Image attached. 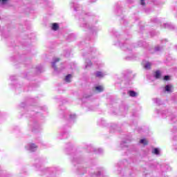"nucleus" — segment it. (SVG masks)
<instances>
[{
  "mask_svg": "<svg viewBox=\"0 0 177 177\" xmlns=\"http://www.w3.org/2000/svg\"><path fill=\"white\" fill-rule=\"evenodd\" d=\"M103 72L97 71L95 73L96 77H98V78H102L104 75H105Z\"/></svg>",
  "mask_w": 177,
  "mask_h": 177,
  "instance_id": "39448f33",
  "label": "nucleus"
},
{
  "mask_svg": "<svg viewBox=\"0 0 177 177\" xmlns=\"http://www.w3.org/2000/svg\"><path fill=\"white\" fill-rule=\"evenodd\" d=\"M150 67H151V64L150 62H147L144 65V68H146V70H149Z\"/></svg>",
  "mask_w": 177,
  "mask_h": 177,
  "instance_id": "6e6552de",
  "label": "nucleus"
},
{
  "mask_svg": "<svg viewBox=\"0 0 177 177\" xmlns=\"http://www.w3.org/2000/svg\"><path fill=\"white\" fill-rule=\"evenodd\" d=\"M26 149L28 151H36L37 149H38V146L34 143H29L26 146Z\"/></svg>",
  "mask_w": 177,
  "mask_h": 177,
  "instance_id": "f257e3e1",
  "label": "nucleus"
},
{
  "mask_svg": "<svg viewBox=\"0 0 177 177\" xmlns=\"http://www.w3.org/2000/svg\"><path fill=\"white\" fill-rule=\"evenodd\" d=\"M71 75H66V77H65L66 82H71Z\"/></svg>",
  "mask_w": 177,
  "mask_h": 177,
  "instance_id": "1a4fd4ad",
  "label": "nucleus"
},
{
  "mask_svg": "<svg viewBox=\"0 0 177 177\" xmlns=\"http://www.w3.org/2000/svg\"><path fill=\"white\" fill-rule=\"evenodd\" d=\"M92 66V62L90 60H87L86 62L85 68H88V67H91Z\"/></svg>",
  "mask_w": 177,
  "mask_h": 177,
  "instance_id": "9d476101",
  "label": "nucleus"
},
{
  "mask_svg": "<svg viewBox=\"0 0 177 177\" xmlns=\"http://www.w3.org/2000/svg\"><path fill=\"white\" fill-rule=\"evenodd\" d=\"M151 21H152L153 23H157V22H158V21H160V19H158V18H157V17H155V18H153V19H151Z\"/></svg>",
  "mask_w": 177,
  "mask_h": 177,
  "instance_id": "dca6fc26",
  "label": "nucleus"
},
{
  "mask_svg": "<svg viewBox=\"0 0 177 177\" xmlns=\"http://www.w3.org/2000/svg\"><path fill=\"white\" fill-rule=\"evenodd\" d=\"M155 100H156V103H158L157 101L158 100V99H155Z\"/></svg>",
  "mask_w": 177,
  "mask_h": 177,
  "instance_id": "4be33fe9",
  "label": "nucleus"
},
{
  "mask_svg": "<svg viewBox=\"0 0 177 177\" xmlns=\"http://www.w3.org/2000/svg\"><path fill=\"white\" fill-rule=\"evenodd\" d=\"M60 59L59 58H55L52 62V67L54 68V70H57L56 68V64L59 62Z\"/></svg>",
  "mask_w": 177,
  "mask_h": 177,
  "instance_id": "7ed1b4c3",
  "label": "nucleus"
},
{
  "mask_svg": "<svg viewBox=\"0 0 177 177\" xmlns=\"http://www.w3.org/2000/svg\"><path fill=\"white\" fill-rule=\"evenodd\" d=\"M152 153L155 154V156H160V149L158 148H154L152 150Z\"/></svg>",
  "mask_w": 177,
  "mask_h": 177,
  "instance_id": "20e7f679",
  "label": "nucleus"
},
{
  "mask_svg": "<svg viewBox=\"0 0 177 177\" xmlns=\"http://www.w3.org/2000/svg\"><path fill=\"white\" fill-rule=\"evenodd\" d=\"M8 3V0H0V5L3 6V5H6Z\"/></svg>",
  "mask_w": 177,
  "mask_h": 177,
  "instance_id": "2eb2a0df",
  "label": "nucleus"
},
{
  "mask_svg": "<svg viewBox=\"0 0 177 177\" xmlns=\"http://www.w3.org/2000/svg\"><path fill=\"white\" fill-rule=\"evenodd\" d=\"M155 78H156L157 80H158L159 78H161V72H160V71H157L155 73L154 75Z\"/></svg>",
  "mask_w": 177,
  "mask_h": 177,
  "instance_id": "423d86ee",
  "label": "nucleus"
},
{
  "mask_svg": "<svg viewBox=\"0 0 177 177\" xmlns=\"http://www.w3.org/2000/svg\"><path fill=\"white\" fill-rule=\"evenodd\" d=\"M52 30H53V31H57V30H59V24H53L52 25Z\"/></svg>",
  "mask_w": 177,
  "mask_h": 177,
  "instance_id": "0eeeda50",
  "label": "nucleus"
},
{
  "mask_svg": "<svg viewBox=\"0 0 177 177\" xmlns=\"http://www.w3.org/2000/svg\"><path fill=\"white\" fill-rule=\"evenodd\" d=\"M162 176L168 177V176H165V173H164V172L162 174Z\"/></svg>",
  "mask_w": 177,
  "mask_h": 177,
  "instance_id": "aec40b11",
  "label": "nucleus"
},
{
  "mask_svg": "<svg viewBox=\"0 0 177 177\" xmlns=\"http://www.w3.org/2000/svg\"><path fill=\"white\" fill-rule=\"evenodd\" d=\"M156 50H160V48L158 47H156Z\"/></svg>",
  "mask_w": 177,
  "mask_h": 177,
  "instance_id": "412c9836",
  "label": "nucleus"
},
{
  "mask_svg": "<svg viewBox=\"0 0 177 177\" xmlns=\"http://www.w3.org/2000/svg\"><path fill=\"white\" fill-rule=\"evenodd\" d=\"M164 80L165 81H169V76H168V75L165 76Z\"/></svg>",
  "mask_w": 177,
  "mask_h": 177,
  "instance_id": "a211bd4d",
  "label": "nucleus"
},
{
  "mask_svg": "<svg viewBox=\"0 0 177 177\" xmlns=\"http://www.w3.org/2000/svg\"><path fill=\"white\" fill-rule=\"evenodd\" d=\"M160 114H162V118H165V115H167V114H168V111H160Z\"/></svg>",
  "mask_w": 177,
  "mask_h": 177,
  "instance_id": "9b49d317",
  "label": "nucleus"
},
{
  "mask_svg": "<svg viewBox=\"0 0 177 177\" xmlns=\"http://www.w3.org/2000/svg\"><path fill=\"white\" fill-rule=\"evenodd\" d=\"M140 143L146 146V145H147V140L146 139H142L140 140Z\"/></svg>",
  "mask_w": 177,
  "mask_h": 177,
  "instance_id": "4468645a",
  "label": "nucleus"
},
{
  "mask_svg": "<svg viewBox=\"0 0 177 177\" xmlns=\"http://www.w3.org/2000/svg\"><path fill=\"white\" fill-rule=\"evenodd\" d=\"M165 91L167 93H171V92H174V87L171 84H167L165 87Z\"/></svg>",
  "mask_w": 177,
  "mask_h": 177,
  "instance_id": "f03ea898",
  "label": "nucleus"
},
{
  "mask_svg": "<svg viewBox=\"0 0 177 177\" xmlns=\"http://www.w3.org/2000/svg\"><path fill=\"white\" fill-rule=\"evenodd\" d=\"M129 96H131V97H135V96H136V93L135 91H129Z\"/></svg>",
  "mask_w": 177,
  "mask_h": 177,
  "instance_id": "ddd939ff",
  "label": "nucleus"
},
{
  "mask_svg": "<svg viewBox=\"0 0 177 177\" xmlns=\"http://www.w3.org/2000/svg\"><path fill=\"white\" fill-rule=\"evenodd\" d=\"M140 3L141 5L144 6L146 4V3H145V0H140Z\"/></svg>",
  "mask_w": 177,
  "mask_h": 177,
  "instance_id": "6ab92c4d",
  "label": "nucleus"
},
{
  "mask_svg": "<svg viewBox=\"0 0 177 177\" xmlns=\"http://www.w3.org/2000/svg\"><path fill=\"white\" fill-rule=\"evenodd\" d=\"M75 10H77V9L75 8Z\"/></svg>",
  "mask_w": 177,
  "mask_h": 177,
  "instance_id": "5701e85b",
  "label": "nucleus"
},
{
  "mask_svg": "<svg viewBox=\"0 0 177 177\" xmlns=\"http://www.w3.org/2000/svg\"><path fill=\"white\" fill-rule=\"evenodd\" d=\"M95 89L97 91V92H103V86H98L95 87Z\"/></svg>",
  "mask_w": 177,
  "mask_h": 177,
  "instance_id": "f8f14e48",
  "label": "nucleus"
},
{
  "mask_svg": "<svg viewBox=\"0 0 177 177\" xmlns=\"http://www.w3.org/2000/svg\"><path fill=\"white\" fill-rule=\"evenodd\" d=\"M75 118H76L75 114H71V115H70V119H71V120H75Z\"/></svg>",
  "mask_w": 177,
  "mask_h": 177,
  "instance_id": "f3484780",
  "label": "nucleus"
}]
</instances>
